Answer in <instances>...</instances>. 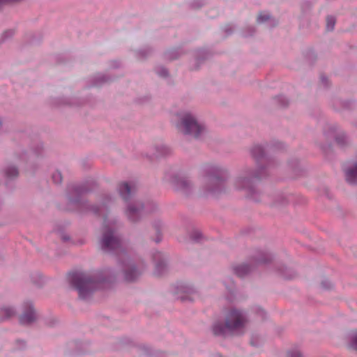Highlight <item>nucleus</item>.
<instances>
[{"instance_id": "nucleus-23", "label": "nucleus", "mask_w": 357, "mask_h": 357, "mask_svg": "<svg viewBox=\"0 0 357 357\" xmlns=\"http://www.w3.org/2000/svg\"><path fill=\"white\" fill-rule=\"evenodd\" d=\"M243 182H245V183H248V180H247V179H243Z\"/></svg>"}, {"instance_id": "nucleus-4", "label": "nucleus", "mask_w": 357, "mask_h": 357, "mask_svg": "<svg viewBox=\"0 0 357 357\" xmlns=\"http://www.w3.org/2000/svg\"><path fill=\"white\" fill-rule=\"evenodd\" d=\"M178 126L183 128L185 134L192 135L194 137H198L204 131V128L188 113L184 114L181 116Z\"/></svg>"}, {"instance_id": "nucleus-17", "label": "nucleus", "mask_w": 357, "mask_h": 357, "mask_svg": "<svg viewBox=\"0 0 357 357\" xmlns=\"http://www.w3.org/2000/svg\"><path fill=\"white\" fill-rule=\"evenodd\" d=\"M270 19V15L268 13H260L257 17V22L259 23H262L266 22Z\"/></svg>"}, {"instance_id": "nucleus-10", "label": "nucleus", "mask_w": 357, "mask_h": 357, "mask_svg": "<svg viewBox=\"0 0 357 357\" xmlns=\"http://www.w3.org/2000/svg\"><path fill=\"white\" fill-rule=\"evenodd\" d=\"M250 270V268L247 264H241L234 268L235 273L239 277L245 275Z\"/></svg>"}, {"instance_id": "nucleus-2", "label": "nucleus", "mask_w": 357, "mask_h": 357, "mask_svg": "<svg viewBox=\"0 0 357 357\" xmlns=\"http://www.w3.org/2000/svg\"><path fill=\"white\" fill-rule=\"evenodd\" d=\"M245 323L246 319L241 312L233 309L226 315L225 325L215 324L213 331L216 335H225L227 332L237 333L244 328Z\"/></svg>"}, {"instance_id": "nucleus-6", "label": "nucleus", "mask_w": 357, "mask_h": 357, "mask_svg": "<svg viewBox=\"0 0 357 357\" xmlns=\"http://www.w3.org/2000/svg\"><path fill=\"white\" fill-rule=\"evenodd\" d=\"M36 319V314L31 306H29L28 310L22 314L20 318L22 324H26L33 322Z\"/></svg>"}, {"instance_id": "nucleus-19", "label": "nucleus", "mask_w": 357, "mask_h": 357, "mask_svg": "<svg viewBox=\"0 0 357 357\" xmlns=\"http://www.w3.org/2000/svg\"><path fill=\"white\" fill-rule=\"evenodd\" d=\"M289 357H301V353L298 351L289 354Z\"/></svg>"}, {"instance_id": "nucleus-20", "label": "nucleus", "mask_w": 357, "mask_h": 357, "mask_svg": "<svg viewBox=\"0 0 357 357\" xmlns=\"http://www.w3.org/2000/svg\"><path fill=\"white\" fill-rule=\"evenodd\" d=\"M167 75V72L165 70H163V76H166Z\"/></svg>"}, {"instance_id": "nucleus-21", "label": "nucleus", "mask_w": 357, "mask_h": 357, "mask_svg": "<svg viewBox=\"0 0 357 357\" xmlns=\"http://www.w3.org/2000/svg\"><path fill=\"white\" fill-rule=\"evenodd\" d=\"M181 299L183 300V301H185L187 299V298L185 297H183V296H181Z\"/></svg>"}, {"instance_id": "nucleus-13", "label": "nucleus", "mask_w": 357, "mask_h": 357, "mask_svg": "<svg viewBox=\"0 0 357 357\" xmlns=\"http://www.w3.org/2000/svg\"><path fill=\"white\" fill-rule=\"evenodd\" d=\"M6 175L8 178H13L17 176L18 171L15 167H12L8 168L6 170Z\"/></svg>"}, {"instance_id": "nucleus-9", "label": "nucleus", "mask_w": 357, "mask_h": 357, "mask_svg": "<svg viewBox=\"0 0 357 357\" xmlns=\"http://www.w3.org/2000/svg\"><path fill=\"white\" fill-rule=\"evenodd\" d=\"M346 178L350 183H356L357 182V164L354 168L346 172Z\"/></svg>"}, {"instance_id": "nucleus-1", "label": "nucleus", "mask_w": 357, "mask_h": 357, "mask_svg": "<svg viewBox=\"0 0 357 357\" xmlns=\"http://www.w3.org/2000/svg\"><path fill=\"white\" fill-rule=\"evenodd\" d=\"M100 275L98 273L91 277L82 273H73L69 275V280L77 289L79 296L85 299L94 289L99 288L100 283L105 281Z\"/></svg>"}, {"instance_id": "nucleus-7", "label": "nucleus", "mask_w": 357, "mask_h": 357, "mask_svg": "<svg viewBox=\"0 0 357 357\" xmlns=\"http://www.w3.org/2000/svg\"><path fill=\"white\" fill-rule=\"evenodd\" d=\"M141 272L136 270L132 265H129L125 271V279L128 282L135 280L140 275Z\"/></svg>"}, {"instance_id": "nucleus-24", "label": "nucleus", "mask_w": 357, "mask_h": 357, "mask_svg": "<svg viewBox=\"0 0 357 357\" xmlns=\"http://www.w3.org/2000/svg\"><path fill=\"white\" fill-rule=\"evenodd\" d=\"M163 266V264H157V268H158V267H159V266Z\"/></svg>"}, {"instance_id": "nucleus-3", "label": "nucleus", "mask_w": 357, "mask_h": 357, "mask_svg": "<svg viewBox=\"0 0 357 357\" xmlns=\"http://www.w3.org/2000/svg\"><path fill=\"white\" fill-rule=\"evenodd\" d=\"M102 249L105 252H117L121 248V241L115 234L112 226L104 220L102 226Z\"/></svg>"}, {"instance_id": "nucleus-5", "label": "nucleus", "mask_w": 357, "mask_h": 357, "mask_svg": "<svg viewBox=\"0 0 357 357\" xmlns=\"http://www.w3.org/2000/svg\"><path fill=\"white\" fill-rule=\"evenodd\" d=\"M136 190L135 185L124 182L119 185V193L124 200H128Z\"/></svg>"}, {"instance_id": "nucleus-22", "label": "nucleus", "mask_w": 357, "mask_h": 357, "mask_svg": "<svg viewBox=\"0 0 357 357\" xmlns=\"http://www.w3.org/2000/svg\"><path fill=\"white\" fill-rule=\"evenodd\" d=\"M160 241V237H158L157 239L155 240L156 242H159Z\"/></svg>"}, {"instance_id": "nucleus-18", "label": "nucleus", "mask_w": 357, "mask_h": 357, "mask_svg": "<svg viewBox=\"0 0 357 357\" xmlns=\"http://www.w3.org/2000/svg\"><path fill=\"white\" fill-rule=\"evenodd\" d=\"M52 179H53L54 182L56 183H61V179H62L61 173L56 172V173L54 174L52 176Z\"/></svg>"}, {"instance_id": "nucleus-15", "label": "nucleus", "mask_w": 357, "mask_h": 357, "mask_svg": "<svg viewBox=\"0 0 357 357\" xmlns=\"http://www.w3.org/2000/svg\"><path fill=\"white\" fill-rule=\"evenodd\" d=\"M335 24V20L332 16H328L326 18V29L328 31H332L334 29V26Z\"/></svg>"}, {"instance_id": "nucleus-12", "label": "nucleus", "mask_w": 357, "mask_h": 357, "mask_svg": "<svg viewBox=\"0 0 357 357\" xmlns=\"http://www.w3.org/2000/svg\"><path fill=\"white\" fill-rule=\"evenodd\" d=\"M173 182L178 189H184L188 185V182L185 178L175 179Z\"/></svg>"}, {"instance_id": "nucleus-16", "label": "nucleus", "mask_w": 357, "mask_h": 357, "mask_svg": "<svg viewBox=\"0 0 357 357\" xmlns=\"http://www.w3.org/2000/svg\"><path fill=\"white\" fill-rule=\"evenodd\" d=\"M252 153L254 157L259 158L263 155L264 151L261 146H256L252 150Z\"/></svg>"}, {"instance_id": "nucleus-11", "label": "nucleus", "mask_w": 357, "mask_h": 357, "mask_svg": "<svg viewBox=\"0 0 357 357\" xmlns=\"http://www.w3.org/2000/svg\"><path fill=\"white\" fill-rule=\"evenodd\" d=\"M350 339V348L357 351V331H354L351 333Z\"/></svg>"}, {"instance_id": "nucleus-14", "label": "nucleus", "mask_w": 357, "mask_h": 357, "mask_svg": "<svg viewBox=\"0 0 357 357\" xmlns=\"http://www.w3.org/2000/svg\"><path fill=\"white\" fill-rule=\"evenodd\" d=\"M0 313L3 314L5 318H9L15 314L13 310L9 307L2 308Z\"/></svg>"}, {"instance_id": "nucleus-8", "label": "nucleus", "mask_w": 357, "mask_h": 357, "mask_svg": "<svg viewBox=\"0 0 357 357\" xmlns=\"http://www.w3.org/2000/svg\"><path fill=\"white\" fill-rule=\"evenodd\" d=\"M126 215L131 221L135 222L141 215V211L135 206H129L126 211Z\"/></svg>"}]
</instances>
